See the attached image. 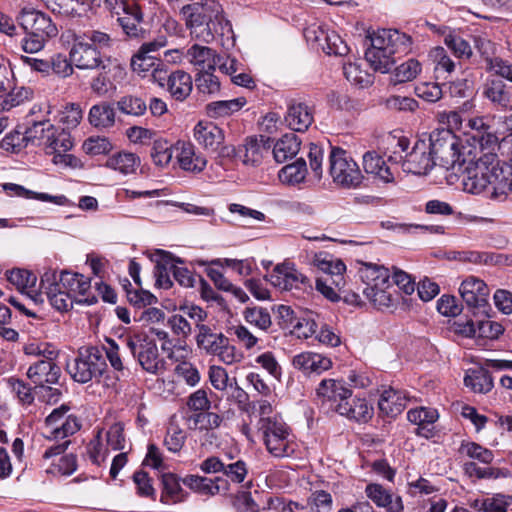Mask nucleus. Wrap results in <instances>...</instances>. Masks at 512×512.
I'll return each instance as SVG.
<instances>
[{"instance_id":"a211bd4d","label":"nucleus","mask_w":512,"mask_h":512,"mask_svg":"<svg viewBox=\"0 0 512 512\" xmlns=\"http://www.w3.org/2000/svg\"><path fill=\"white\" fill-rule=\"evenodd\" d=\"M70 60L79 69H96L103 63L100 51L81 36H76L70 50Z\"/></svg>"},{"instance_id":"20e7f679","label":"nucleus","mask_w":512,"mask_h":512,"mask_svg":"<svg viewBox=\"0 0 512 512\" xmlns=\"http://www.w3.org/2000/svg\"><path fill=\"white\" fill-rule=\"evenodd\" d=\"M430 153L435 160V165L448 169L460 167L462 159L467 157V151L470 146H462L460 150L459 139L449 130L433 131L427 141Z\"/></svg>"},{"instance_id":"4d7b16f0","label":"nucleus","mask_w":512,"mask_h":512,"mask_svg":"<svg viewBox=\"0 0 512 512\" xmlns=\"http://www.w3.org/2000/svg\"><path fill=\"white\" fill-rule=\"evenodd\" d=\"M472 139L479 146L478 149L475 147L474 150H472V154L478 153V155H481V152L495 153L497 148L503 150L499 136L488 130H485L479 135H472Z\"/></svg>"},{"instance_id":"13d9d810","label":"nucleus","mask_w":512,"mask_h":512,"mask_svg":"<svg viewBox=\"0 0 512 512\" xmlns=\"http://www.w3.org/2000/svg\"><path fill=\"white\" fill-rule=\"evenodd\" d=\"M422 71L421 63L414 59H408L395 68L393 72L395 83H404L414 80Z\"/></svg>"},{"instance_id":"4be33fe9","label":"nucleus","mask_w":512,"mask_h":512,"mask_svg":"<svg viewBox=\"0 0 512 512\" xmlns=\"http://www.w3.org/2000/svg\"><path fill=\"white\" fill-rule=\"evenodd\" d=\"M57 281L63 289L69 292L76 302L85 303L87 305H92L97 302L95 296L77 299L78 295L84 296L90 288V281L85 276L63 271L60 275H57Z\"/></svg>"},{"instance_id":"1a4fd4ad","label":"nucleus","mask_w":512,"mask_h":512,"mask_svg":"<svg viewBox=\"0 0 512 512\" xmlns=\"http://www.w3.org/2000/svg\"><path fill=\"white\" fill-rule=\"evenodd\" d=\"M329 174L335 184L348 189L359 187L363 180L362 172L356 161L340 147L331 148Z\"/></svg>"},{"instance_id":"de8ad7c7","label":"nucleus","mask_w":512,"mask_h":512,"mask_svg":"<svg viewBox=\"0 0 512 512\" xmlns=\"http://www.w3.org/2000/svg\"><path fill=\"white\" fill-rule=\"evenodd\" d=\"M390 289L391 284L389 281L388 285L365 287L363 289V294L376 308H389L394 304V298Z\"/></svg>"},{"instance_id":"8fccbe9b","label":"nucleus","mask_w":512,"mask_h":512,"mask_svg":"<svg viewBox=\"0 0 512 512\" xmlns=\"http://www.w3.org/2000/svg\"><path fill=\"white\" fill-rule=\"evenodd\" d=\"M242 316L244 320L261 331H268L272 326V319L269 311L261 306H247Z\"/></svg>"},{"instance_id":"49530a36","label":"nucleus","mask_w":512,"mask_h":512,"mask_svg":"<svg viewBox=\"0 0 512 512\" xmlns=\"http://www.w3.org/2000/svg\"><path fill=\"white\" fill-rule=\"evenodd\" d=\"M444 44L459 61H467L473 56L470 43L455 31H449L445 35Z\"/></svg>"},{"instance_id":"774afa93","label":"nucleus","mask_w":512,"mask_h":512,"mask_svg":"<svg viewBox=\"0 0 512 512\" xmlns=\"http://www.w3.org/2000/svg\"><path fill=\"white\" fill-rule=\"evenodd\" d=\"M8 281L19 290L32 288L36 284V276L25 269H13L7 275Z\"/></svg>"},{"instance_id":"a19ab883","label":"nucleus","mask_w":512,"mask_h":512,"mask_svg":"<svg viewBox=\"0 0 512 512\" xmlns=\"http://www.w3.org/2000/svg\"><path fill=\"white\" fill-rule=\"evenodd\" d=\"M429 59L434 65V71L438 77L446 78L456 69V62L452 60L444 47L436 46L429 52Z\"/></svg>"},{"instance_id":"2eb2a0df","label":"nucleus","mask_w":512,"mask_h":512,"mask_svg":"<svg viewBox=\"0 0 512 512\" xmlns=\"http://www.w3.org/2000/svg\"><path fill=\"white\" fill-rule=\"evenodd\" d=\"M41 289L47 295L50 304L58 311H68L75 299L59 285L56 271H46L41 277Z\"/></svg>"},{"instance_id":"f704fd0d","label":"nucleus","mask_w":512,"mask_h":512,"mask_svg":"<svg viewBox=\"0 0 512 512\" xmlns=\"http://www.w3.org/2000/svg\"><path fill=\"white\" fill-rule=\"evenodd\" d=\"M301 141L294 133L283 135L273 146V156L278 163L292 159L300 150Z\"/></svg>"},{"instance_id":"4468645a","label":"nucleus","mask_w":512,"mask_h":512,"mask_svg":"<svg viewBox=\"0 0 512 512\" xmlns=\"http://www.w3.org/2000/svg\"><path fill=\"white\" fill-rule=\"evenodd\" d=\"M17 21L25 32L35 33L48 40L58 34L57 26L51 18L45 13L32 8H23L17 16Z\"/></svg>"},{"instance_id":"f03ea898","label":"nucleus","mask_w":512,"mask_h":512,"mask_svg":"<svg viewBox=\"0 0 512 512\" xmlns=\"http://www.w3.org/2000/svg\"><path fill=\"white\" fill-rule=\"evenodd\" d=\"M365 58L378 72L387 73L395 64L396 55L406 54L411 49V37L396 29H378L367 35Z\"/></svg>"},{"instance_id":"b1692460","label":"nucleus","mask_w":512,"mask_h":512,"mask_svg":"<svg viewBox=\"0 0 512 512\" xmlns=\"http://www.w3.org/2000/svg\"><path fill=\"white\" fill-rule=\"evenodd\" d=\"M392 157L385 161L376 151H367L363 155V169L367 174L374 175L383 182L389 183L394 180V167Z\"/></svg>"},{"instance_id":"5fc2aeb1","label":"nucleus","mask_w":512,"mask_h":512,"mask_svg":"<svg viewBox=\"0 0 512 512\" xmlns=\"http://www.w3.org/2000/svg\"><path fill=\"white\" fill-rule=\"evenodd\" d=\"M307 174V165L304 159L300 158L292 164L284 166L279 171V179L282 183L298 184L302 182Z\"/></svg>"},{"instance_id":"37998d69","label":"nucleus","mask_w":512,"mask_h":512,"mask_svg":"<svg viewBox=\"0 0 512 512\" xmlns=\"http://www.w3.org/2000/svg\"><path fill=\"white\" fill-rule=\"evenodd\" d=\"M485 96L498 107L512 110V92L502 81H491L484 91Z\"/></svg>"},{"instance_id":"052dcab7","label":"nucleus","mask_w":512,"mask_h":512,"mask_svg":"<svg viewBox=\"0 0 512 512\" xmlns=\"http://www.w3.org/2000/svg\"><path fill=\"white\" fill-rule=\"evenodd\" d=\"M117 108L121 113L126 115L142 116L147 110V105L140 97L126 95L118 100Z\"/></svg>"},{"instance_id":"79ce46f5","label":"nucleus","mask_w":512,"mask_h":512,"mask_svg":"<svg viewBox=\"0 0 512 512\" xmlns=\"http://www.w3.org/2000/svg\"><path fill=\"white\" fill-rule=\"evenodd\" d=\"M33 92L30 88L23 86L15 87L12 83L10 89L0 93V111H9L32 98Z\"/></svg>"},{"instance_id":"c9c22d12","label":"nucleus","mask_w":512,"mask_h":512,"mask_svg":"<svg viewBox=\"0 0 512 512\" xmlns=\"http://www.w3.org/2000/svg\"><path fill=\"white\" fill-rule=\"evenodd\" d=\"M222 422V416L209 410L191 413L186 417V423L190 430L209 432L219 428Z\"/></svg>"},{"instance_id":"603ef678","label":"nucleus","mask_w":512,"mask_h":512,"mask_svg":"<svg viewBox=\"0 0 512 512\" xmlns=\"http://www.w3.org/2000/svg\"><path fill=\"white\" fill-rule=\"evenodd\" d=\"M157 65H162L160 57L137 51L131 58V68L138 76L148 78Z\"/></svg>"},{"instance_id":"0eeeda50","label":"nucleus","mask_w":512,"mask_h":512,"mask_svg":"<svg viewBox=\"0 0 512 512\" xmlns=\"http://www.w3.org/2000/svg\"><path fill=\"white\" fill-rule=\"evenodd\" d=\"M195 341L201 351L217 356L226 365L239 363L243 359V353L230 343L229 338L221 332H215L210 326H202L195 335Z\"/></svg>"},{"instance_id":"ea45409f","label":"nucleus","mask_w":512,"mask_h":512,"mask_svg":"<svg viewBox=\"0 0 512 512\" xmlns=\"http://www.w3.org/2000/svg\"><path fill=\"white\" fill-rule=\"evenodd\" d=\"M247 103L244 97L231 100L210 102L206 105L205 111L210 118H221L232 115L239 111Z\"/></svg>"},{"instance_id":"473e14b6","label":"nucleus","mask_w":512,"mask_h":512,"mask_svg":"<svg viewBox=\"0 0 512 512\" xmlns=\"http://www.w3.org/2000/svg\"><path fill=\"white\" fill-rule=\"evenodd\" d=\"M193 81L189 73L177 70L169 75L167 90L177 101H184L192 92Z\"/></svg>"},{"instance_id":"338daca9","label":"nucleus","mask_w":512,"mask_h":512,"mask_svg":"<svg viewBox=\"0 0 512 512\" xmlns=\"http://www.w3.org/2000/svg\"><path fill=\"white\" fill-rule=\"evenodd\" d=\"M23 351L27 356L40 357V359L56 360L59 355V351L55 349L52 344L47 342L28 343L24 346Z\"/></svg>"},{"instance_id":"39448f33","label":"nucleus","mask_w":512,"mask_h":512,"mask_svg":"<svg viewBox=\"0 0 512 512\" xmlns=\"http://www.w3.org/2000/svg\"><path fill=\"white\" fill-rule=\"evenodd\" d=\"M106 367L102 350L95 346L79 348L77 355L66 363L67 373L75 382L81 384L101 377Z\"/></svg>"},{"instance_id":"f8f14e48","label":"nucleus","mask_w":512,"mask_h":512,"mask_svg":"<svg viewBox=\"0 0 512 512\" xmlns=\"http://www.w3.org/2000/svg\"><path fill=\"white\" fill-rule=\"evenodd\" d=\"M69 407L62 405L54 409L45 419L46 434L49 440L64 439L75 434L81 427L78 418L66 415Z\"/></svg>"},{"instance_id":"c85d7f7f","label":"nucleus","mask_w":512,"mask_h":512,"mask_svg":"<svg viewBox=\"0 0 512 512\" xmlns=\"http://www.w3.org/2000/svg\"><path fill=\"white\" fill-rule=\"evenodd\" d=\"M366 495L378 507H383L387 512H403L404 506L400 496L394 495L380 484H368Z\"/></svg>"},{"instance_id":"2f4dec72","label":"nucleus","mask_w":512,"mask_h":512,"mask_svg":"<svg viewBox=\"0 0 512 512\" xmlns=\"http://www.w3.org/2000/svg\"><path fill=\"white\" fill-rule=\"evenodd\" d=\"M194 138L205 149L216 151L224 140V133L212 122H199L194 127Z\"/></svg>"},{"instance_id":"f257e3e1","label":"nucleus","mask_w":512,"mask_h":512,"mask_svg":"<svg viewBox=\"0 0 512 512\" xmlns=\"http://www.w3.org/2000/svg\"><path fill=\"white\" fill-rule=\"evenodd\" d=\"M462 172L463 190L470 194H480L491 188V197L505 195L506 177L512 176V167L501 166L496 153L472 154V148L467 151V157L462 159L458 168Z\"/></svg>"},{"instance_id":"a18cd8bd","label":"nucleus","mask_w":512,"mask_h":512,"mask_svg":"<svg viewBox=\"0 0 512 512\" xmlns=\"http://www.w3.org/2000/svg\"><path fill=\"white\" fill-rule=\"evenodd\" d=\"M266 140L263 136L258 139L257 137H249L244 144L245 153L243 162L252 166L258 165L265 153H268L270 146H266Z\"/></svg>"},{"instance_id":"6e6552de","label":"nucleus","mask_w":512,"mask_h":512,"mask_svg":"<svg viewBox=\"0 0 512 512\" xmlns=\"http://www.w3.org/2000/svg\"><path fill=\"white\" fill-rule=\"evenodd\" d=\"M259 429L263 434L265 447L272 456L282 458L294 453L296 445L289 427L281 418H264L259 422Z\"/></svg>"},{"instance_id":"9b49d317","label":"nucleus","mask_w":512,"mask_h":512,"mask_svg":"<svg viewBox=\"0 0 512 512\" xmlns=\"http://www.w3.org/2000/svg\"><path fill=\"white\" fill-rule=\"evenodd\" d=\"M46 153L53 155L52 162L62 167H77L78 159L67 152L73 147L70 133L65 129L54 128L47 136L44 145Z\"/></svg>"},{"instance_id":"f3484780","label":"nucleus","mask_w":512,"mask_h":512,"mask_svg":"<svg viewBox=\"0 0 512 512\" xmlns=\"http://www.w3.org/2000/svg\"><path fill=\"white\" fill-rule=\"evenodd\" d=\"M459 292L467 306L478 312L486 313L489 289L483 280L469 277L461 283Z\"/></svg>"},{"instance_id":"ddd939ff","label":"nucleus","mask_w":512,"mask_h":512,"mask_svg":"<svg viewBox=\"0 0 512 512\" xmlns=\"http://www.w3.org/2000/svg\"><path fill=\"white\" fill-rule=\"evenodd\" d=\"M100 71L90 84L91 90L100 97L114 93L117 84L126 77V70L116 62L108 60L107 63L100 65Z\"/></svg>"},{"instance_id":"e2e57ef3","label":"nucleus","mask_w":512,"mask_h":512,"mask_svg":"<svg viewBox=\"0 0 512 512\" xmlns=\"http://www.w3.org/2000/svg\"><path fill=\"white\" fill-rule=\"evenodd\" d=\"M317 323L315 319L306 315L303 317H298L293 327L290 330L291 335L296 336L298 339H308L313 336L317 332Z\"/></svg>"},{"instance_id":"0e129e2a","label":"nucleus","mask_w":512,"mask_h":512,"mask_svg":"<svg viewBox=\"0 0 512 512\" xmlns=\"http://www.w3.org/2000/svg\"><path fill=\"white\" fill-rule=\"evenodd\" d=\"M460 452L483 464H490L494 459V454L491 450L475 442L463 443L460 447Z\"/></svg>"},{"instance_id":"412c9836","label":"nucleus","mask_w":512,"mask_h":512,"mask_svg":"<svg viewBox=\"0 0 512 512\" xmlns=\"http://www.w3.org/2000/svg\"><path fill=\"white\" fill-rule=\"evenodd\" d=\"M313 264L325 274L326 278L331 279L334 286L341 291L344 288L345 281L343 273L346 271V265L341 259L334 257L328 252H319L313 258Z\"/></svg>"},{"instance_id":"6e6d98bb","label":"nucleus","mask_w":512,"mask_h":512,"mask_svg":"<svg viewBox=\"0 0 512 512\" xmlns=\"http://www.w3.org/2000/svg\"><path fill=\"white\" fill-rule=\"evenodd\" d=\"M213 71H202L196 75L195 85L199 93L212 96L220 91L219 79L213 74Z\"/></svg>"},{"instance_id":"7ed1b4c3","label":"nucleus","mask_w":512,"mask_h":512,"mask_svg":"<svg viewBox=\"0 0 512 512\" xmlns=\"http://www.w3.org/2000/svg\"><path fill=\"white\" fill-rule=\"evenodd\" d=\"M181 12L192 38L205 43L214 39V34L219 33V27L223 30V24L228 25L222 15L221 5L214 0L188 4L182 8Z\"/></svg>"},{"instance_id":"9d476101","label":"nucleus","mask_w":512,"mask_h":512,"mask_svg":"<svg viewBox=\"0 0 512 512\" xmlns=\"http://www.w3.org/2000/svg\"><path fill=\"white\" fill-rule=\"evenodd\" d=\"M60 375V367L55 360L49 359H38L29 366L26 372L27 378L34 384L35 391L52 392L54 395H57V388H54L53 385L59 382Z\"/></svg>"},{"instance_id":"69168bd1","label":"nucleus","mask_w":512,"mask_h":512,"mask_svg":"<svg viewBox=\"0 0 512 512\" xmlns=\"http://www.w3.org/2000/svg\"><path fill=\"white\" fill-rule=\"evenodd\" d=\"M7 384L22 405H30L33 403V389L28 383L16 377H9L7 379Z\"/></svg>"},{"instance_id":"aec40b11","label":"nucleus","mask_w":512,"mask_h":512,"mask_svg":"<svg viewBox=\"0 0 512 512\" xmlns=\"http://www.w3.org/2000/svg\"><path fill=\"white\" fill-rule=\"evenodd\" d=\"M269 280L273 286L286 291L300 289L307 282V278L291 263L276 265Z\"/></svg>"},{"instance_id":"e433bc0d","label":"nucleus","mask_w":512,"mask_h":512,"mask_svg":"<svg viewBox=\"0 0 512 512\" xmlns=\"http://www.w3.org/2000/svg\"><path fill=\"white\" fill-rule=\"evenodd\" d=\"M358 274L366 285L365 287L388 285L390 279V274L387 268L372 263H363L359 268Z\"/></svg>"},{"instance_id":"393cba45","label":"nucleus","mask_w":512,"mask_h":512,"mask_svg":"<svg viewBox=\"0 0 512 512\" xmlns=\"http://www.w3.org/2000/svg\"><path fill=\"white\" fill-rule=\"evenodd\" d=\"M438 417L437 410L433 408L420 407L407 412V419L417 425L415 433L426 439L432 438L435 435L434 423Z\"/></svg>"},{"instance_id":"72a5a7b5","label":"nucleus","mask_w":512,"mask_h":512,"mask_svg":"<svg viewBox=\"0 0 512 512\" xmlns=\"http://www.w3.org/2000/svg\"><path fill=\"white\" fill-rule=\"evenodd\" d=\"M465 385L475 393H488L494 384L489 371L484 367L470 368L466 371Z\"/></svg>"},{"instance_id":"4c0bfd02","label":"nucleus","mask_w":512,"mask_h":512,"mask_svg":"<svg viewBox=\"0 0 512 512\" xmlns=\"http://www.w3.org/2000/svg\"><path fill=\"white\" fill-rule=\"evenodd\" d=\"M115 109L108 102H100L91 107L89 122L96 128H110L115 124Z\"/></svg>"},{"instance_id":"423d86ee","label":"nucleus","mask_w":512,"mask_h":512,"mask_svg":"<svg viewBox=\"0 0 512 512\" xmlns=\"http://www.w3.org/2000/svg\"><path fill=\"white\" fill-rule=\"evenodd\" d=\"M122 341L143 370L154 375L164 371L165 360L160 357L156 342L145 332L128 334Z\"/></svg>"},{"instance_id":"680f3d73","label":"nucleus","mask_w":512,"mask_h":512,"mask_svg":"<svg viewBox=\"0 0 512 512\" xmlns=\"http://www.w3.org/2000/svg\"><path fill=\"white\" fill-rule=\"evenodd\" d=\"M383 105L389 111L414 112L418 102L411 97L392 95L383 100Z\"/></svg>"},{"instance_id":"7c9ffc66","label":"nucleus","mask_w":512,"mask_h":512,"mask_svg":"<svg viewBox=\"0 0 512 512\" xmlns=\"http://www.w3.org/2000/svg\"><path fill=\"white\" fill-rule=\"evenodd\" d=\"M407 402L408 397L404 391L389 388L382 392L378 401V408L382 415L394 418L402 413Z\"/></svg>"},{"instance_id":"58836bf2","label":"nucleus","mask_w":512,"mask_h":512,"mask_svg":"<svg viewBox=\"0 0 512 512\" xmlns=\"http://www.w3.org/2000/svg\"><path fill=\"white\" fill-rule=\"evenodd\" d=\"M140 163V158L136 154L130 152H119L110 156L106 160L105 166L127 175L135 173L137 168L140 166Z\"/></svg>"},{"instance_id":"cd10ccee","label":"nucleus","mask_w":512,"mask_h":512,"mask_svg":"<svg viewBox=\"0 0 512 512\" xmlns=\"http://www.w3.org/2000/svg\"><path fill=\"white\" fill-rule=\"evenodd\" d=\"M186 58L199 72L215 70L222 59L215 50L199 44H194L187 50Z\"/></svg>"},{"instance_id":"5701e85b","label":"nucleus","mask_w":512,"mask_h":512,"mask_svg":"<svg viewBox=\"0 0 512 512\" xmlns=\"http://www.w3.org/2000/svg\"><path fill=\"white\" fill-rule=\"evenodd\" d=\"M313 121V111L306 103L296 100L290 101L285 122L291 130L304 132L311 126Z\"/></svg>"},{"instance_id":"6ab92c4d","label":"nucleus","mask_w":512,"mask_h":512,"mask_svg":"<svg viewBox=\"0 0 512 512\" xmlns=\"http://www.w3.org/2000/svg\"><path fill=\"white\" fill-rule=\"evenodd\" d=\"M351 395V390L345 386L343 381L336 379H323L316 388L317 400L333 411H335L336 404L350 399Z\"/></svg>"},{"instance_id":"864d4df0","label":"nucleus","mask_w":512,"mask_h":512,"mask_svg":"<svg viewBox=\"0 0 512 512\" xmlns=\"http://www.w3.org/2000/svg\"><path fill=\"white\" fill-rule=\"evenodd\" d=\"M218 481L220 478L217 477L215 479L198 476V475H189L183 479V483L188 486L190 489L194 490L203 495H215L219 492L220 488L218 486Z\"/></svg>"},{"instance_id":"a878e982","label":"nucleus","mask_w":512,"mask_h":512,"mask_svg":"<svg viewBox=\"0 0 512 512\" xmlns=\"http://www.w3.org/2000/svg\"><path fill=\"white\" fill-rule=\"evenodd\" d=\"M335 411L358 423L368 422L374 413L373 407L364 398H354L351 401L345 399L340 404H336Z\"/></svg>"},{"instance_id":"3c124183","label":"nucleus","mask_w":512,"mask_h":512,"mask_svg":"<svg viewBox=\"0 0 512 512\" xmlns=\"http://www.w3.org/2000/svg\"><path fill=\"white\" fill-rule=\"evenodd\" d=\"M162 494L160 501L164 504L181 502L184 499L183 490L177 477L172 473L162 475Z\"/></svg>"},{"instance_id":"bb28decb","label":"nucleus","mask_w":512,"mask_h":512,"mask_svg":"<svg viewBox=\"0 0 512 512\" xmlns=\"http://www.w3.org/2000/svg\"><path fill=\"white\" fill-rule=\"evenodd\" d=\"M123 13L124 16L119 17L118 21L125 34L131 38H144L146 29L142 25L144 19L140 5L132 1Z\"/></svg>"},{"instance_id":"c756f323","label":"nucleus","mask_w":512,"mask_h":512,"mask_svg":"<svg viewBox=\"0 0 512 512\" xmlns=\"http://www.w3.org/2000/svg\"><path fill=\"white\" fill-rule=\"evenodd\" d=\"M174 150L181 169L189 172H201L205 169L207 160L196 154L193 144L179 141L174 146Z\"/></svg>"},{"instance_id":"09e8293b","label":"nucleus","mask_w":512,"mask_h":512,"mask_svg":"<svg viewBox=\"0 0 512 512\" xmlns=\"http://www.w3.org/2000/svg\"><path fill=\"white\" fill-rule=\"evenodd\" d=\"M55 126L49 120H41L33 122L27 127L23 133V140L26 144L45 145L47 136L54 130Z\"/></svg>"},{"instance_id":"dca6fc26","label":"nucleus","mask_w":512,"mask_h":512,"mask_svg":"<svg viewBox=\"0 0 512 512\" xmlns=\"http://www.w3.org/2000/svg\"><path fill=\"white\" fill-rule=\"evenodd\" d=\"M434 165L435 160L430 153L429 144L426 140H418L411 152L406 155L402 168L408 173L425 175Z\"/></svg>"},{"instance_id":"bf43d9fd","label":"nucleus","mask_w":512,"mask_h":512,"mask_svg":"<svg viewBox=\"0 0 512 512\" xmlns=\"http://www.w3.org/2000/svg\"><path fill=\"white\" fill-rule=\"evenodd\" d=\"M174 151V147L166 140H155L151 148V157L154 164L159 167L167 166L173 158Z\"/></svg>"},{"instance_id":"c03bdc74","label":"nucleus","mask_w":512,"mask_h":512,"mask_svg":"<svg viewBox=\"0 0 512 512\" xmlns=\"http://www.w3.org/2000/svg\"><path fill=\"white\" fill-rule=\"evenodd\" d=\"M345 78L354 86L364 89L374 83V75L367 70H363L361 65L356 62H348L343 65Z\"/></svg>"}]
</instances>
